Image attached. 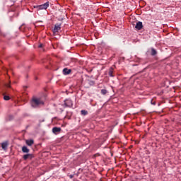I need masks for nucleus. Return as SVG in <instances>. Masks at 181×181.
<instances>
[{"label":"nucleus","instance_id":"2","mask_svg":"<svg viewBox=\"0 0 181 181\" xmlns=\"http://www.w3.org/2000/svg\"><path fill=\"white\" fill-rule=\"evenodd\" d=\"M49 1H47L43 4L35 6L34 8L37 9V11H42L43 9H47V8H49Z\"/></svg>","mask_w":181,"mask_h":181},{"label":"nucleus","instance_id":"18","mask_svg":"<svg viewBox=\"0 0 181 181\" xmlns=\"http://www.w3.org/2000/svg\"><path fill=\"white\" fill-rule=\"evenodd\" d=\"M38 47H40V48L43 47V44H40V45H38Z\"/></svg>","mask_w":181,"mask_h":181},{"label":"nucleus","instance_id":"14","mask_svg":"<svg viewBox=\"0 0 181 181\" xmlns=\"http://www.w3.org/2000/svg\"><path fill=\"white\" fill-rule=\"evenodd\" d=\"M151 54L152 56H155V54H156V50L153 48L151 49Z\"/></svg>","mask_w":181,"mask_h":181},{"label":"nucleus","instance_id":"8","mask_svg":"<svg viewBox=\"0 0 181 181\" xmlns=\"http://www.w3.org/2000/svg\"><path fill=\"white\" fill-rule=\"evenodd\" d=\"M63 73H64V74H70V73H71V70L68 69L67 68H64L63 69Z\"/></svg>","mask_w":181,"mask_h":181},{"label":"nucleus","instance_id":"13","mask_svg":"<svg viewBox=\"0 0 181 181\" xmlns=\"http://www.w3.org/2000/svg\"><path fill=\"white\" fill-rule=\"evenodd\" d=\"M81 115H87V114H88V112H87V110H81Z\"/></svg>","mask_w":181,"mask_h":181},{"label":"nucleus","instance_id":"12","mask_svg":"<svg viewBox=\"0 0 181 181\" xmlns=\"http://www.w3.org/2000/svg\"><path fill=\"white\" fill-rule=\"evenodd\" d=\"M114 73V69L112 68H110V71H109V76L110 77H114V75L112 74Z\"/></svg>","mask_w":181,"mask_h":181},{"label":"nucleus","instance_id":"10","mask_svg":"<svg viewBox=\"0 0 181 181\" xmlns=\"http://www.w3.org/2000/svg\"><path fill=\"white\" fill-rule=\"evenodd\" d=\"M65 104L66 107H73V103L71 102V100H66L65 102Z\"/></svg>","mask_w":181,"mask_h":181},{"label":"nucleus","instance_id":"17","mask_svg":"<svg viewBox=\"0 0 181 181\" xmlns=\"http://www.w3.org/2000/svg\"><path fill=\"white\" fill-rule=\"evenodd\" d=\"M6 87H7V88H11V83H6Z\"/></svg>","mask_w":181,"mask_h":181},{"label":"nucleus","instance_id":"15","mask_svg":"<svg viewBox=\"0 0 181 181\" xmlns=\"http://www.w3.org/2000/svg\"><path fill=\"white\" fill-rule=\"evenodd\" d=\"M101 94H103V95H105V94H107V90L102 89L101 90Z\"/></svg>","mask_w":181,"mask_h":181},{"label":"nucleus","instance_id":"19","mask_svg":"<svg viewBox=\"0 0 181 181\" xmlns=\"http://www.w3.org/2000/svg\"><path fill=\"white\" fill-rule=\"evenodd\" d=\"M72 177H73V175H70V178L72 179Z\"/></svg>","mask_w":181,"mask_h":181},{"label":"nucleus","instance_id":"1","mask_svg":"<svg viewBox=\"0 0 181 181\" xmlns=\"http://www.w3.org/2000/svg\"><path fill=\"white\" fill-rule=\"evenodd\" d=\"M30 104L33 108H36V107H39V105H43L44 103L43 100L37 98H33Z\"/></svg>","mask_w":181,"mask_h":181},{"label":"nucleus","instance_id":"4","mask_svg":"<svg viewBox=\"0 0 181 181\" xmlns=\"http://www.w3.org/2000/svg\"><path fill=\"white\" fill-rule=\"evenodd\" d=\"M143 27L144 25H142V22L141 21L137 22L135 26L136 29H138V30H141Z\"/></svg>","mask_w":181,"mask_h":181},{"label":"nucleus","instance_id":"3","mask_svg":"<svg viewBox=\"0 0 181 181\" xmlns=\"http://www.w3.org/2000/svg\"><path fill=\"white\" fill-rule=\"evenodd\" d=\"M52 132L54 134V135H57L58 134H60L62 132V128L60 127H54L52 129Z\"/></svg>","mask_w":181,"mask_h":181},{"label":"nucleus","instance_id":"16","mask_svg":"<svg viewBox=\"0 0 181 181\" xmlns=\"http://www.w3.org/2000/svg\"><path fill=\"white\" fill-rule=\"evenodd\" d=\"M4 100H5L6 101H8L10 100V98L8 95H4Z\"/></svg>","mask_w":181,"mask_h":181},{"label":"nucleus","instance_id":"9","mask_svg":"<svg viewBox=\"0 0 181 181\" xmlns=\"http://www.w3.org/2000/svg\"><path fill=\"white\" fill-rule=\"evenodd\" d=\"M1 148L4 151H6V148H8V142H4L1 144Z\"/></svg>","mask_w":181,"mask_h":181},{"label":"nucleus","instance_id":"6","mask_svg":"<svg viewBox=\"0 0 181 181\" xmlns=\"http://www.w3.org/2000/svg\"><path fill=\"white\" fill-rule=\"evenodd\" d=\"M60 29H62V27L60 26V25H55L54 28V33H56L59 32V30H60Z\"/></svg>","mask_w":181,"mask_h":181},{"label":"nucleus","instance_id":"5","mask_svg":"<svg viewBox=\"0 0 181 181\" xmlns=\"http://www.w3.org/2000/svg\"><path fill=\"white\" fill-rule=\"evenodd\" d=\"M24 160H27V159H33V154H25L23 156Z\"/></svg>","mask_w":181,"mask_h":181},{"label":"nucleus","instance_id":"7","mask_svg":"<svg viewBox=\"0 0 181 181\" xmlns=\"http://www.w3.org/2000/svg\"><path fill=\"white\" fill-rule=\"evenodd\" d=\"M25 144L28 146H32L34 144L33 139H30V140H26L25 141Z\"/></svg>","mask_w":181,"mask_h":181},{"label":"nucleus","instance_id":"11","mask_svg":"<svg viewBox=\"0 0 181 181\" xmlns=\"http://www.w3.org/2000/svg\"><path fill=\"white\" fill-rule=\"evenodd\" d=\"M22 151L24 153H29V148H28V147L26 146H23L22 148Z\"/></svg>","mask_w":181,"mask_h":181}]
</instances>
